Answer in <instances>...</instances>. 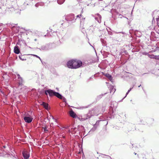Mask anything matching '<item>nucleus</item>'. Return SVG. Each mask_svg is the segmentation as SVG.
I'll list each match as a JSON object with an SVG mask.
<instances>
[{
	"mask_svg": "<svg viewBox=\"0 0 159 159\" xmlns=\"http://www.w3.org/2000/svg\"><path fill=\"white\" fill-rule=\"evenodd\" d=\"M45 93L46 95H47L48 94L50 96H55L60 99H62L63 98L64 100H66V98L63 97V96L58 93L55 92L53 90L50 89H48L45 90Z\"/></svg>",
	"mask_w": 159,
	"mask_h": 159,
	"instance_id": "f257e3e1",
	"label": "nucleus"
},
{
	"mask_svg": "<svg viewBox=\"0 0 159 159\" xmlns=\"http://www.w3.org/2000/svg\"><path fill=\"white\" fill-rule=\"evenodd\" d=\"M94 111V109H92V110L89 111L88 114L86 115L85 116H86V117H84L80 119V117H78L77 116L76 118H77L78 119H79L81 121L84 120H86V119L90 118L91 116L94 115V114H93V112Z\"/></svg>",
	"mask_w": 159,
	"mask_h": 159,
	"instance_id": "f03ea898",
	"label": "nucleus"
},
{
	"mask_svg": "<svg viewBox=\"0 0 159 159\" xmlns=\"http://www.w3.org/2000/svg\"><path fill=\"white\" fill-rule=\"evenodd\" d=\"M73 69H76L79 68L82 65V62L81 61L74 60Z\"/></svg>",
	"mask_w": 159,
	"mask_h": 159,
	"instance_id": "7ed1b4c3",
	"label": "nucleus"
},
{
	"mask_svg": "<svg viewBox=\"0 0 159 159\" xmlns=\"http://www.w3.org/2000/svg\"><path fill=\"white\" fill-rule=\"evenodd\" d=\"M65 19L68 21L74 22L75 21L76 19L75 18L74 15L73 14H69L65 17Z\"/></svg>",
	"mask_w": 159,
	"mask_h": 159,
	"instance_id": "20e7f679",
	"label": "nucleus"
},
{
	"mask_svg": "<svg viewBox=\"0 0 159 159\" xmlns=\"http://www.w3.org/2000/svg\"><path fill=\"white\" fill-rule=\"evenodd\" d=\"M52 44H46L41 47L39 49L41 51H47L52 48Z\"/></svg>",
	"mask_w": 159,
	"mask_h": 159,
	"instance_id": "39448f33",
	"label": "nucleus"
},
{
	"mask_svg": "<svg viewBox=\"0 0 159 159\" xmlns=\"http://www.w3.org/2000/svg\"><path fill=\"white\" fill-rule=\"evenodd\" d=\"M24 119L26 122L30 123L32 121L33 118L28 114H26L25 116L24 117Z\"/></svg>",
	"mask_w": 159,
	"mask_h": 159,
	"instance_id": "423d86ee",
	"label": "nucleus"
},
{
	"mask_svg": "<svg viewBox=\"0 0 159 159\" xmlns=\"http://www.w3.org/2000/svg\"><path fill=\"white\" fill-rule=\"evenodd\" d=\"M22 154L24 159H28L30 157V154L27 151H23Z\"/></svg>",
	"mask_w": 159,
	"mask_h": 159,
	"instance_id": "0eeeda50",
	"label": "nucleus"
},
{
	"mask_svg": "<svg viewBox=\"0 0 159 159\" xmlns=\"http://www.w3.org/2000/svg\"><path fill=\"white\" fill-rule=\"evenodd\" d=\"M73 61L74 60H72L67 62L66 65L69 68L73 69Z\"/></svg>",
	"mask_w": 159,
	"mask_h": 159,
	"instance_id": "6e6552de",
	"label": "nucleus"
},
{
	"mask_svg": "<svg viewBox=\"0 0 159 159\" xmlns=\"http://www.w3.org/2000/svg\"><path fill=\"white\" fill-rule=\"evenodd\" d=\"M17 75L18 77V83L19 85H21L22 84L23 82V79L22 78L20 77L19 74H17Z\"/></svg>",
	"mask_w": 159,
	"mask_h": 159,
	"instance_id": "1a4fd4ad",
	"label": "nucleus"
},
{
	"mask_svg": "<svg viewBox=\"0 0 159 159\" xmlns=\"http://www.w3.org/2000/svg\"><path fill=\"white\" fill-rule=\"evenodd\" d=\"M69 114L71 117L73 118H76V117H77V116L76 114L74 112V111L72 110H71L70 111Z\"/></svg>",
	"mask_w": 159,
	"mask_h": 159,
	"instance_id": "9d476101",
	"label": "nucleus"
},
{
	"mask_svg": "<svg viewBox=\"0 0 159 159\" xmlns=\"http://www.w3.org/2000/svg\"><path fill=\"white\" fill-rule=\"evenodd\" d=\"M14 52L17 54H18L20 52V50L18 46H16L14 47Z\"/></svg>",
	"mask_w": 159,
	"mask_h": 159,
	"instance_id": "9b49d317",
	"label": "nucleus"
},
{
	"mask_svg": "<svg viewBox=\"0 0 159 159\" xmlns=\"http://www.w3.org/2000/svg\"><path fill=\"white\" fill-rule=\"evenodd\" d=\"M98 17H95V19L99 23H101V16L99 15V14H97Z\"/></svg>",
	"mask_w": 159,
	"mask_h": 159,
	"instance_id": "f8f14e48",
	"label": "nucleus"
},
{
	"mask_svg": "<svg viewBox=\"0 0 159 159\" xmlns=\"http://www.w3.org/2000/svg\"><path fill=\"white\" fill-rule=\"evenodd\" d=\"M110 93L113 92V94L116 91V89L114 88L113 86L111 85L110 86Z\"/></svg>",
	"mask_w": 159,
	"mask_h": 159,
	"instance_id": "ddd939ff",
	"label": "nucleus"
},
{
	"mask_svg": "<svg viewBox=\"0 0 159 159\" xmlns=\"http://www.w3.org/2000/svg\"><path fill=\"white\" fill-rule=\"evenodd\" d=\"M46 109H48V103H46L45 102H43L42 104H41Z\"/></svg>",
	"mask_w": 159,
	"mask_h": 159,
	"instance_id": "4468645a",
	"label": "nucleus"
},
{
	"mask_svg": "<svg viewBox=\"0 0 159 159\" xmlns=\"http://www.w3.org/2000/svg\"><path fill=\"white\" fill-rule=\"evenodd\" d=\"M76 129H77V128H76V127H75V128H72L71 129V130H69V133H70L71 132H71H72V133L74 134L75 133H76Z\"/></svg>",
	"mask_w": 159,
	"mask_h": 159,
	"instance_id": "2eb2a0df",
	"label": "nucleus"
},
{
	"mask_svg": "<svg viewBox=\"0 0 159 159\" xmlns=\"http://www.w3.org/2000/svg\"><path fill=\"white\" fill-rule=\"evenodd\" d=\"M65 0H57V2L59 4H61L64 2Z\"/></svg>",
	"mask_w": 159,
	"mask_h": 159,
	"instance_id": "dca6fc26",
	"label": "nucleus"
},
{
	"mask_svg": "<svg viewBox=\"0 0 159 159\" xmlns=\"http://www.w3.org/2000/svg\"><path fill=\"white\" fill-rule=\"evenodd\" d=\"M133 87L134 86L131 88H130L129 89L128 91H127V92L126 93V96H125V97L122 99V100L124 98L126 97V96L127 95H128L129 93V92L132 90V89H133Z\"/></svg>",
	"mask_w": 159,
	"mask_h": 159,
	"instance_id": "f3484780",
	"label": "nucleus"
},
{
	"mask_svg": "<svg viewBox=\"0 0 159 159\" xmlns=\"http://www.w3.org/2000/svg\"><path fill=\"white\" fill-rule=\"evenodd\" d=\"M133 87L134 86L131 88H130L129 89L128 91H127V92L126 93V96H125V97L122 99V100L124 98L126 97V96L127 95H128L129 93V92L132 90V89H133Z\"/></svg>",
	"mask_w": 159,
	"mask_h": 159,
	"instance_id": "a211bd4d",
	"label": "nucleus"
},
{
	"mask_svg": "<svg viewBox=\"0 0 159 159\" xmlns=\"http://www.w3.org/2000/svg\"><path fill=\"white\" fill-rule=\"evenodd\" d=\"M154 55H150V54H148V57L150 58L151 59H154Z\"/></svg>",
	"mask_w": 159,
	"mask_h": 159,
	"instance_id": "6ab92c4d",
	"label": "nucleus"
},
{
	"mask_svg": "<svg viewBox=\"0 0 159 159\" xmlns=\"http://www.w3.org/2000/svg\"><path fill=\"white\" fill-rule=\"evenodd\" d=\"M105 76L109 79H111L112 78L111 75L109 74H106Z\"/></svg>",
	"mask_w": 159,
	"mask_h": 159,
	"instance_id": "aec40b11",
	"label": "nucleus"
},
{
	"mask_svg": "<svg viewBox=\"0 0 159 159\" xmlns=\"http://www.w3.org/2000/svg\"><path fill=\"white\" fill-rule=\"evenodd\" d=\"M154 59L159 60V56L154 55Z\"/></svg>",
	"mask_w": 159,
	"mask_h": 159,
	"instance_id": "412c9836",
	"label": "nucleus"
},
{
	"mask_svg": "<svg viewBox=\"0 0 159 159\" xmlns=\"http://www.w3.org/2000/svg\"><path fill=\"white\" fill-rule=\"evenodd\" d=\"M44 130V132H46L47 131H48V130L47 129V128L46 127H45L43 128Z\"/></svg>",
	"mask_w": 159,
	"mask_h": 159,
	"instance_id": "4be33fe9",
	"label": "nucleus"
},
{
	"mask_svg": "<svg viewBox=\"0 0 159 159\" xmlns=\"http://www.w3.org/2000/svg\"><path fill=\"white\" fill-rule=\"evenodd\" d=\"M101 41L102 43L104 45H105L106 43V42L103 39H101Z\"/></svg>",
	"mask_w": 159,
	"mask_h": 159,
	"instance_id": "5701e85b",
	"label": "nucleus"
},
{
	"mask_svg": "<svg viewBox=\"0 0 159 159\" xmlns=\"http://www.w3.org/2000/svg\"><path fill=\"white\" fill-rule=\"evenodd\" d=\"M33 55L34 56V57H37V58H39L40 60L41 61H41V59L40 58L39 56H37V55H34V54Z\"/></svg>",
	"mask_w": 159,
	"mask_h": 159,
	"instance_id": "b1692460",
	"label": "nucleus"
},
{
	"mask_svg": "<svg viewBox=\"0 0 159 159\" xmlns=\"http://www.w3.org/2000/svg\"><path fill=\"white\" fill-rule=\"evenodd\" d=\"M143 54L144 55H147L148 56V53L146 52H144L143 53Z\"/></svg>",
	"mask_w": 159,
	"mask_h": 159,
	"instance_id": "393cba45",
	"label": "nucleus"
},
{
	"mask_svg": "<svg viewBox=\"0 0 159 159\" xmlns=\"http://www.w3.org/2000/svg\"><path fill=\"white\" fill-rule=\"evenodd\" d=\"M81 16H82L81 14L78 15L76 16V19L77 18H80V17H81Z\"/></svg>",
	"mask_w": 159,
	"mask_h": 159,
	"instance_id": "a878e982",
	"label": "nucleus"
},
{
	"mask_svg": "<svg viewBox=\"0 0 159 159\" xmlns=\"http://www.w3.org/2000/svg\"><path fill=\"white\" fill-rule=\"evenodd\" d=\"M107 93H105L104 94H102L101 95H99V97H100V98H102V97L103 96V95H104L106 94H107Z\"/></svg>",
	"mask_w": 159,
	"mask_h": 159,
	"instance_id": "bb28decb",
	"label": "nucleus"
},
{
	"mask_svg": "<svg viewBox=\"0 0 159 159\" xmlns=\"http://www.w3.org/2000/svg\"><path fill=\"white\" fill-rule=\"evenodd\" d=\"M112 104H116V102H111V107H112Z\"/></svg>",
	"mask_w": 159,
	"mask_h": 159,
	"instance_id": "cd10ccee",
	"label": "nucleus"
},
{
	"mask_svg": "<svg viewBox=\"0 0 159 159\" xmlns=\"http://www.w3.org/2000/svg\"><path fill=\"white\" fill-rule=\"evenodd\" d=\"M19 58H20V60H22V61H24V60H25V59H22V57H21L19 56Z\"/></svg>",
	"mask_w": 159,
	"mask_h": 159,
	"instance_id": "c85d7f7f",
	"label": "nucleus"
},
{
	"mask_svg": "<svg viewBox=\"0 0 159 159\" xmlns=\"http://www.w3.org/2000/svg\"><path fill=\"white\" fill-rule=\"evenodd\" d=\"M96 125V124H95V125H94V126L93 128L92 129V130H93L94 129V130H95L96 129V127H95V126Z\"/></svg>",
	"mask_w": 159,
	"mask_h": 159,
	"instance_id": "c756f323",
	"label": "nucleus"
},
{
	"mask_svg": "<svg viewBox=\"0 0 159 159\" xmlns=\"http://www.w3.org/2000/svg\"><path fill=\"white\" fill-rule=\"evenodd\" d=\"M28 4L26 3H24L23 4L24 6H25L26 5H28Z\"/></svg>",
	"mask_w": 159,
	"mask_h": 159,
	"instance_id": "7c9ffc66",
	"label": "nucleus"
},
{
	"mask_svg": "<svg viewBox=\"0 0 159 159\" xmlns=\"http://www.w3.org/2000/svg\"><path fill=\"white\" fill-rule=\"evenodd\" d=\"M119 16H120V18H122V16L120 14H119Z\"/></svg>",
	"mask_w": 159,
	"mask_h": 159,
	"instance_id": "2f4dec72",
	"label": "nucleus"
},
{
	"mask_svg": "<svg viewBox=\"0 0 159 159\" xmlns=\"http://www.w3.org/2000/svg\"><path fill=\"white\" fill-rule=\"evenodd\" d=\"M69 127V126H67L65 127L64 128H66V129H67V128H68Z\"/></svg>",
	"mask_w": 159,
	"mask_h": 159,
	"instance_id": "473e14b6",
	"label": "nucleus"
},
{
	"mask_svg": "<svg viewBox=\"0 0 159 159\" xmlns=\"http://www.w3.org/2000/svg\"><path fill=\"white\" fill-rule=\"evenodd\" d=\"M0 92H1V93H2L3 94H4V93L0 89Z\"/></svg>",
	"mask_w": 159,
	"mask_h": 159,
	"instance_id": "72a5a7b5",
	"label": "nucleus"
},
{
	"mask_svg": "<svg viewBox=\"0 0 159 159\" xmlns=\"http://www.w3.org/2000/svg\"><path fill=\"white\" fill-rule=\"evenodd\" d=\"M108 33L110 35H111L112 34V33L111 32H108Z\"/></svg>",
	"mask_w": 159,
	"mask_h": 159,
	"instance_id": "f704fd0d",
	"label": "nucleus"
},
{
	"mask_svg": "<svg viewBox=\"0 0 159 159\" xmlns=\"http://www.w3.org/2000/svg\"><path fill=\"white\" fill-rule=\"evenodd\" d=\"M38 4H38V3H37V4H35V6H36V7H37V6H38Z\"/></svg>",
	"mask_w": 159,
	"mask_h": 159,
	"instance_id": "c9c22d12",
	"label": "nucleus"
},
{
	"mask_svg": "<svg viewBox=\"0 0 159 159\" xmlns=\"http://www.w3.org/2000/svg\"><path fill=\"white\" fill-rule=\"evenodd\" d=\"M19 27H18V28H17V29H17V31H19Z\"/></svg>",
	"mask_w": 159,
	"mask_h": 159,
	"instance_id": "e433bc0d",
	"label": "nucleus"
},
{
	"mask_svg": "<svg viewBox=\"0 0 159 159\" xmlns=\"http://www.w3.org/2000/svg\"><path fill=\"white\" fill-rule=\"evenodd\" d=\"M107 156L108 157H109L110 158H111V159H111V157L110 156Z\"/></svg>",
	"mask_w": 159,
	"mask_h": 159,
	"instance_id": "4c0bfd02",
	"label": "nucleus"
},
{
	"mask_svg": "<svg viewBox=\"0 0 159 159\" xmlns=\"http://www.w3.org/2000/svg\"><path fill=\"white\" fill-rule=\"evenodd\" d=\"M34 40L35 41H37V39H34Z\"/></svg>",
	"mask_w": 159,
	"mask_h": 159,
	"instance_id": "58836bf2",
	"label": "nucleus"
},
{
	"mask_svg": "<svg viewBox=\"0 0 159 159\" xmlns=\"http://www.w3.org/2000/svg\"><path fill=\"white\" fill-rule=\"evenodd\" d=\"M90 45L92 46V47H93V46H92V45H91V44H90V43H89Z\"/></svg>",
	"mask_w": 159,
	"mask_h": 159,
	"instance_id": "ea45409f",
	"label": "nucleus"
},
{
	"mask_svg": "<svg viewBox=\"0 0 159 159\" xmlns=\"http://www.w3.org/2000/svg\"><path fill=\"white\" fill-rule=\"evenodd\" d=\"M141 86V85H139V86H138V87H140V86Z\"/></svg>",
	"mask_w": 159,
	"mask_h": 159,
	"instance_id": "a19ab883",
	"label": "nucleus"
},
{
	"mask_svg": "<svg viewBox=\"0 0 159 159\" xmlns=\"http://www.w3.org/2000/svg\"><path fill=\"white\" fill-rule=\"evenodd\" d=\"M14 27H15V26H13V27H12V28H14Z\"/></svg>",
	"mask_w": 159,
	"mask_h": 159,
	"instance_id": "79ce46f5",
	"label": "nucleus"
},
{
	"mask_svg": "<svg viewBox=\"0 0 159 159\" xmlns=\"http://www.w3.org/2000/svg\"><path fill=\"white\" fill-rule=\"evenodd\" d=\"M30 111H29V113H30ZM31 112H32V111H31V112H30V113H31Z\"/></svg>",
	"mask_w": 159,
	"mask_h": 159,
	"instance_id": "37998d69",
	"label": "nucleus"
},
{
	"mask_svg": "<svg viewBox=\"0 0 159 159\" xmlns=\"http://www.w3.org/2000/svg\"><path fill=\"white\" fill-rule=\"evenodd\" d=\"M134 153L135 154V155L136 154V153Z\"/></svg>",
	"mask_w": 159,
	"mask_h": 159,
	"instance_id": "c03bdc74",
	"label": "nucleus"
},
{
	"mask_svg": "<svg viewBox=\"0 0 159 159\" xmlns=\"http://www.w3.org/2000/svg\"><path fill=\"white\" fill-rule=\"evenodd\" d=\"M113 107L114 108V106H113Z\"/></svg>",
	"mask_w": 159,
	"mask_h": 159,
	"instance_id": "a18cd8bd",
	"label": "nucleus"
}]
</instances>
